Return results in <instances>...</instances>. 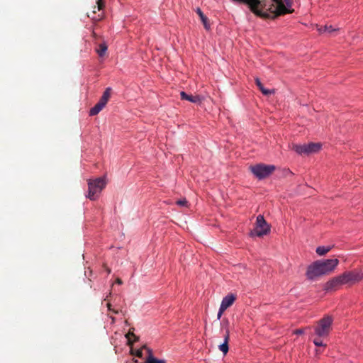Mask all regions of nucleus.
Segmentation results:
<instances>
[{"mask_svg": "<svg viewBox=\"0 0 363 363\" xmlns=\"http://www.w3.org/2000/svg\"><path fill=\"white\" fill-rule=\"evenodd\" d=\"M338 263L339 260L336 258L316 260L307 267L306 277L309 281H315L332 273Z\"/></svg>", "mask_w": 363, "mask_h": 363, "instance_id": "nucleus-1", "label": "nucleus"}, {"mask_svg": "<svg viewBox=\"0 0 363 363\" xmlns=\"http://www.w3.org/2000/svg\"><path fill=\"white\" fill-rule=\"evenodd\" d=\"M106 177L89 179L88 181L89 191L86 197L92 201L97 199L101 191L106 187Z\"/></svg>", "mask_w": 363, "mask_h": 363, "instance_id": "nucleus-2", "label": "nucleus"}, {"mask_svg": "<svg viewBox=\"0 0 363 363\" xmlns=\"http://www.w3.org/2000/svg\"><path fill=\"white\" fill-rule=\"evenodd\" d=\"M333 318L326 315L320 319L314 328L315 334L319 337H328L332 329Z\"/></svg>", "mask_w": 363, "mask_h": 363, "instance_id": "nucleus-3", "label": "nucleus"}, {"mask_svg": "<svg viewBox=\"0 0 363 363\" xmlns=\"http://www.w3.org/2000/svg\"><path fill=\"white\" fill-rule=\"evenodd\" d=\"M270 231V227L264 220V216L259 215L257 217L255 226L254 229L250 232L252 237H262L267 235Z\"/></svg>", "mask_w": 363, "mask_h": 363, "instance_id": "nucleus-4", "label": "nucleus"}, {"mask_svg": "<svg viewBox=\"0 0 363 363\" xmlns=\"http://www.w3.org/2000/svg\"><path fill=\"white\" fill-rule=\"evenodd\" d=\"M251 172L259 179L266 178L273 173L275 166L264 164H258L250 167Z\"/></svg>", "mask_w": 363, "mask_h": 363, "instance_id": "nucleus-5", "label": "nucleus"}, {"mask_svg": "<svg viewBox=\"0 0 363 363\" xmlns=\"http://www.w3.org/2000/svg\"><path fill=\"white\" fill-rule=\"evenodd\" d=\"M230 322L227 318H223L220 323V330L223 333L224 342L218 346L219 350L226 354L229 350L228 342L230 340Z\"/></svg>", "mask_w": 363, "mask_h": 363, "instance_id": "nucleus-6", "label": "nucleus"}, {"mask_svg": "<svg viewBox=\"0 0 363 363\" xmlns=\"http://www.w3.org/2000/svg\"><path fill=\"white\" fill-rule=\"evenodd\" d=\"M340 276L344 284L350 282H358L363 279V272L362 271L346 272Z\"/></svg>", "mask_w": 363, "mask_h": 363, "instance_id": "nucleus-7", "label": "nucleus"}, {"mask_svg": "<svg viewBox=\"0 0 363 363\" xmlns=\"http://www.w3.org/2000/svg\"><path fill=\"white\" fill-rule=\"evenodd\" d=\"M344 285L341 276H337L328 280L323 286V290L331 291L337 290L340 286Z\"/></svg>", "mask_w": 363, "mask_h": 363, "instance_id": "nucleus-8", "label": "nucleus"}, {"mask_svg": "<svg viewBox=\"0 0 363 363\" xmlns=\"http://www.w3.org/2000/svg\"><path fill=\"white\" fill-rule=\"evenodd\" d=\"M235 300H236V295H235L234 294H232V293L228 294L225 297H223L220 306L221 307L224 308V309L227 310L229 307H230L234 303Z\"/></svg>", "mask_w": 363, "mask_h": 363, "instance_id": "nucleus-9", "label": "nucleus"}, {"mask_svg": "<svg viewBox=\"0 0 363 363\" xmlns=\"http://www.w3.org/2000/svg\"><path fill=\"white\" fill-rule=\"evenodd\" d=\"M181 99L182 100H186L192 103L199 104L201 102V97L199 95L193 96L189 95L184 91L180 93Z\"/></svg>", "mask_w": 363, "mask_h": 363, "instance_id": "nucleus-10", "label": "nucleus"}, {"mask_svg": "<svg viewBox=\"0 0 363 363\" xmlns=\"http://www.w3.org/2000/svg\"><path fill=\"white\" fill-rule=\"evenodd\" d=\"M321 147V144L319 143H311L306 144L307 155L318 152Z\"/></svg>", "mask_w": 363, "mask_h": 363, "instance_id": "nucleus-11", "label": "nucleus"}, {"mask_svg": "<svg viewBox=\"0 0 363 363\" xmlns=\"http://www.w3.org/2000/svg\"><path fill=\"white\" fill-rule=\"evenodd\" d=\"M196 13L199 16L205 29L207 30H209L211 28V25L209 23L208 18L203 14V13L201 11V10L199 8L197 9Z\"/></svg>", "mask_w": 363, "mask_h": 363, "instance_id": "nucleus-12", "label": "nucleus"}, {"mask_svg": "<svg viewBox=\"0 0 363 363\" xmlns=\"http://www.w3.org/2000/svg\"><path fill=\"white\" fill-rule=\"evenodd\" d=\"M292 149L299 155H307L306 144H303V145L294 144Z\"/></svg>", "mask_w": 363, "mask_h": 363, "instance_id": "nucleus-13", "label": "nucleus"}, {"mask_svg": "<svg viewBox=\"0 0 363 363\" xmlns=\"http://www.w3.org/2000/svg\"><path fill=\"white\" fill-rule=\"evenodd\" d=\"M255 82H256L257 86L259 87V89H260V91H262V93L263 94L267 96L274 92L272 90L265 89L258 78H257L255 79Z\"/></svg>", "mask_w": 363, "mask_h": 363, "instance_id": "nucleus-14", "label": "nucleus"}, {"mask_svg": "<svg viewBox=\"0 0 363 363\" xmlns=\"http://www.w3.org/2000/svg\"><path fill=\"white\" fill-rule=\"evenodd\" d=\"M318 30L320 33H323L325 32L332 33L333 32H335L337 30V29L333 28L332 27V26L325 25L324 26H320V27L318 28Z\"/></svg>", "mask_w": 363, "mask_h": 363, "instance_id": "nucleus-15", "label": "nucleus"}, {"mask_svg": "<svg viewBox=\"0 0 363 363\" xmlns=\"http://www.w3.org/2000/svg\"><path fill=\"white\" fill-rule=\"evenodd\" d=\"M104 107L100 104L97 103L93 108L90 109L89 115L96 116L97 115Z\"/></svg>", "mask_w": 363, "mask_h": 363, "instance_id": "nucleus-16", "label": "nucleus"}, {"mask_svg": "<svg viewBox=\"0 0 363 363\" xmlns=\"http://www.w3.org/2000/svg\"><path fill=\"white\" fill-rule=\"evenodd\" d=\"M107 48L108 47L106 43H101L99 45L96 52L100 57H103L106 54Z\"/></svg>", "mask_w": 363, "mask_h": 363, "instance_id": "nucleus-17", "label": "nucleus"}, {"mask_svg": "<svg viewBox=\"0 0 363 363\" xmlns=\"http://www.w3.org/2000/svg\"><path fill=\"white\" fill-rule=\"evenodd\" d=\"M150 353L149 357H147L145 363H165L164 360H159L157 359L154 358L151 354V350H148Z\"/></svg>", "mask_w": 363, "mask_h": 363, "instance_id": "nucleus-18", "label": "nucleus"}, {"mask_svg": "<svg viewBox=\"0 0 363 363\" xmlns=\"http://www.w3.org/2000/svg\"><path fill=\"white\" fill-rule=\"evenodd\" d=\"M125 337L128 340V344H132L133 342L137 341V337L133 332L129 331L126 335Z\"/></svg>", "mask_w": 363, "mask_h": 363, "instance_id": "nucleus-19", "label": "nucleus"}, {"mask_svg": "<svg viewBox=\"0 0 363 363\" xmlns=\"http://www.w3.org/2000/svg\"><path fill=\"white\" fill-rule=\"evenodd\" d=\"M111 89L110 87H108L104 91V92L102 95V97H105V99L108 101L111 97Z\"/></svg>", "mask_w": 363, "mask_h": 363, "instance_id": "nucleus-20", "label": "nucleus"}, {"mask_svg": "<svg viewBox=\"0 0 363 363\" xmlns=\"http://www.w3.org/2000/svg\"><path fill=\"white\" fill-rule=\"evenodd\" d=\"M176 203L181 206H186L188 201L186 199H182L176 201Z\"/></svg>", "mask_w": 363, "mask_h": 363, "instance_id": "nucleus-21", "label": "nucleus"}, {"mask_svg": "<svg viewBox=\"0 0 363 363\" xmlns=\"http://www.w3.org/2000/svg\"><path fill=\"white\" fill-rule=\"evenodd\" d=\"M313 343L315 346L318 347H325L326 345L323 342L322 340H320L319 339H315L313 340Z\"/></svg>", "mask_w": 363, "mask_h": 363, "instance_id": "nucleus-22", "label": "nucleus"}, {"mask_svg": "<svg viewBox=\"0 0 363 363\" xmlns=\"http://www.w3.org/2000/svg\"><path fill=\"white\" fill-rule=\"evenodd\" d=\"M96 4H97V9L99 11L101 10L104 7V0H97Z\"/></svg>", "mask_w": 363, "mask_h": 363, "instance_id": "nucleus-23", "label": "nucleus"}, {"mask_svg": "<svg viewBox=\"0 0 363 363\" xmlns=\"http://www.w3.org/2000/svg\"><path fill=\"white\" fill-rule=\"evenodd\" d=\"M226 309H224V308L221 307L220 306V308H219V310H218V315H217V318L219 320L220 319L223 313H224V311H225Z\"/></svg>", "mask_w": 363, "mask_h": 363, "instance_id": "nucleus-24", "label": "nucleus"}, {"mask_svg": "<svg viewBox=\"0 0 363 363\" xmlns=\"http://www.w3.org/2000/svg\"><path fill=\"white\" fill-rule=\"evenodd\" d=\"M107 102H108V100L106 99L105 97L101 96L98 103L104 107L106 106V104H107Z\"/></svg>", "mask_w": 363, "mask_h": 363, "instance_id": "nucleus-25", "label": "nucleus"}, {"mask_svg": "<svg viewBox=\"0 0 363 363\" xmlns=\"http://www.w3.org/2000/svg\"><path fill=\"white\" fill-rule=\"evenodd\" d=\"M333 247H334V246H333ZM332 249V247L330 246H327V247H325V246H319L316 248V250H331Z\"/></svg>", "mask_w": 363, "mask_h": 363, "instance_id": "nucleus-26", "label": "nucleus"}, {"mask_svg": "<svg viewBox=\"0 0 363 363\" xmlns=\"http://www.w3.org/2000/svg\"><path fill=\"white\" fill-rule=\"evenodd\" d=\"M294 333L296 335H302L304 333V330L303 329H297L294 331Z\"/></svg>", "mask_w": 363, "mask_h": 363, "instance_id": "nucleus-27", "label": "nucleus"}, {"mask_svg": "<svg viewBox=\"0 0 363 363\" xmlns=\"http://www.w3.org/2000/svg\"><path fill=\"white\" fill-rule=\"evenodd\" d=\"M107 307H108V309L109 311H112V309H111V305L110 303H107ZM113 312L114 313H118V311H115V310H113Z\"/></svg>", "mask_w": 363, "mask_h": 363, "instance_id": "nucleus-28", "label": "nucleus"}, {"mask_svg": "<svg viewBox=\"0 0 363 363\" xmlns=\"http://www.w3.org/2000/svg\"><path fill=\"white\" fill-rule=\"evenodd\" d=\"M320 256L325 255L328 251H316Z\"/></svg>", "mask_w": 363, "mask_h": 363, "instance_id": "nucleus-29", "label": "nucleus"}, {"mask_svg": "<svg viewBox=\"0 0 363 363\" xmlns=\"http://www.w3.org/2000/svg\"><path fill=\"white\" fill-rule=\"evenodd\" d=\"M116 283L121 285L123 284V281L122 280L120 279V278H117L116 280Z\"/></svg>", "mask_w": 363, "mask_h": 363, "instance_id": "nucleus-30", "label": "nucleus"}, {"mask_svg": "<svg viewBox=\"0 0 363 363\" xmlns=\"http://www.w3.org/2000/svg\"><path fill=\"white\" fill-rule=\"evenodd\" d=\"M137 356L142 357V351L141 350H138L137 351Z\"/></svg>", "mask_w": 363, "mask_h": 363, "instance_id": "nucleus-31", "label": "nucleus"}, {"mask_svg": "<svg viewBox=\"0 0 363 363\" xmlns=\"http://www.w3.org/2000/svg\"><path fill=\"white\" fill-rule=\"evenodd\" d=\"M105 268H106V271L107 272L108 274H110L111 273V269L107 267L106 266H105Z\"/></svg>", "mask_w": 363, "mask_h": 363, "instance_id": "nucleus-32", "label": "nucleus"}, {"mask_svg": "<svg viewBox=\"0 0 363 363\" xmlns=\"http://www.w3.org/2000/svg\"><path fill=\"white\" fill-rule=\"evenodd\" d=\"M112 321L114 322L115 319L113 317H111Z\"/></svg>", "mask_w": 363, "mask_h": 363, "instance_id": "nucleus-33", "label": "nucleus"}]
</instances>
